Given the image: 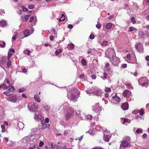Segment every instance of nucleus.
Listing matches in <instances>:
<instances>
[{"mask_svg":"<svg viewBox=\"0 0 149 149\" xmlns=\"http://www.w3.org/2000/svg\"><path fill=\"white\" fill-rule=\"evenodd\" d=\"M29 17V15H28L24 16L23 18V20L24 22H26Z\"/></svg>","mask_w":149,"mask_h":149,"instance_id":"31","label":"nucleus"},{"mask_svg":"<svg viewBox=\"0 0 149 149\" xmlns=\"http://www.w3.org/2000/svg\"><path fill=\"white\" fill-rule=\"evenodd\" d=\"M109 43L107 41H104L102 42L101 45L103 46H107L109 45Z\"/></svg>","mask_w":149,"mask_h":149,"instance_id":"20","label":"nucleus"},{"mask_svg":"<svg viewBox=\"0 0 149 149\" xmlns=\"http://www.w3.org/2000/svg\"><path fill=\"white\" fill-rule=\"evenodd\" d=\"M145 59L147 61H149V56H146L145 58Z\"/></svg>","mask_w":149,"mask_h":149,"instance_id":"64","label":"nucleus"},{"mask_svg":"<svg viewBox=\"0 0 149 149\" xmlns=\"http://www.w3.org/2000/svg\"><path fill=\"white\" fill-rule=\"evenodd\" d=\"M92 118V116L91 115H88L87 116V119L88 120H91Z\"/></svg>","mask_w":149,"mask_h":149,"instance_id":"52","label":"nucleus"},{"mask_svg":"<svg viewBox=\"0 0 149 149\" xmlns=\"http://www.w3.org/2000/svg\"><path fill=\"white\" fill-rule=\"evenodd\" d=\"M136 29H135L134 27L131 26L129 28V31H130L131 32V31H132L133 30H136Z\"/></svg>","mask_w":149,"mask_h":149,"instance_id":"46","label":"nucleus"},{"mask_svg":"<svg viewBox=\"0 0 149 149\" xmlns=\"http://www.w3.org/2000/svg\"><path fill=\"white\" fill-rule=\"evenodd\" d=\"M45 121V123H48L49 122V120L48 118H46L45 119V121Z\"/></svg>","mask_w":149,"mask_h":149,"instance_id":"61","label":"nucleus"},{"mask_svg":"<svg viewBox=\"0 0 149 149\" xmlns=\"http://www.w3.org/2000/svg\"><path fill=\"white\" fill-rule=\"evenodd\" d=\"M112 64L114 66H118L120 62V60L119 58L116 56V55L112 57L110 59Z\"/></svg>","mask_w":149,"mask_h":149,"instance_id":"5","label":"nucleus"},{"mask_svg":"<svg viewBox=\"0 0 149 149\" xmlns=\"http://www.w3.org/2000/svg\"><path fill=\"white\" fill-rule=\"evenodd\" d=\"M44 143L43 142L40 141L39 144V147H42L44 145Z\"/></svg>","mask_w":149,"mask_h":149,"instance_id":"57","label":"nucleus"},{"mask_svg":"<svg viewBox=\"0 0 149 149\" xmlns=\"http://www.w3.org/2000/svg\"><path fill=\"white\" fill-rule=\"evenodd\" d=\"M81 62L82 63V64L83 65H85L86 64V60L84 59H83L81 60Z\"/></svg>","mask_w":149,"mask_h":149,"instance_id":"36","label":"nucleus"},{"mask_svg":"<svg viewBox=\"0 0 149 149\" xmlns=\"http://www.w3.org/2000/svg\"><path fill=\"white\" fill-rule=\"evenodd\" d=\"M34 98L35 100L38 102L40 101V99L39 95H36L34 96Z\"/></svg>","mask_w":149,"mask_h":149,"instance_id":"23","label":"nucleus"},{"mask_svg":"<svg viewBox=\"0 0 149 149\" xmlns=\"http://www.w3.org/2000/svg\"><path fill=\"white\" fill-rule=\"evenodd\" d=\"M37 106L35 104L29 103L28 104V107L31 111H34L36 110Z\"/></svg>","mask_w":149,"mask_h":149,"instance_id":"8","label":"nucleus"},{"mask_svg":"<svg viewBox=\"0 0 149 149\" xmlns=\"http://www.w3.org/2000/svg\"><path fill=\"white\" fill-rule=\"evenodd\" d=\"M88 132L93 136L95 134V130L93 129H92V130L91 129Z\"/></svg>","mask_w":149,"mask_h":149,"instance_id":"24","label":"nucleus"},{"mask_svg":"<svg viewBox=\"0 0 149 149\" xmlns=\"http://www.w3.org/2000/svg\"><path fill=\"white\" fill-rule=\"evenodd\" d=\"M24 52L25 53H26L28 56H29L30 54V51L29 50H28L27 49L25 50Z\"/></svg>","mask_w":149,"mask_h":149,"instance_id":"50","label":"nucleus"},{"mask_svg":"<svg viewBox=\"0 0 149 149\" xmlns=\"http://www.w3.org/2000/svg\"><path fill=\"white\" fill-rule=\"evenodd\" d=\"M62 52V50L61 49H57L55 52V54L56 56H58L59 53L61 52Z\"/></svg>","mask_w":149,"mask_h":149,"instance_id":"32","label":"nucleus"},{"mask_svg":"<svg viewBox=\"0 0 149 149\" xmlns=\"http://www.w3.org/2000/svg\"><path fill=\"white\" fill-rule=\"evenodd\" d=\"M86 92L88 94H89V95H91V94H93V92L90 90H87L86 91Z\"/></svg>","mask_w":149,"mask_h":149,"instance_id":"47","label":"nucleus"},{"mask_svg":"<svg viewBox=\"0 0 149 149\" xmlns=\"http://www.w3.org/2000/svg\"><path fill=\"white\" fill-rule=\"evenodd\" d=\"M131 20L132 22L134 24L136 23V21L135 19V18L134 17H132L131 18Z\"/></svg>","mask_w":149,"mask_h":149,"instance_id":"44","label":"nucleus"},{"mask_svg":"<svg viewBox=\"0 0 149 149\" xmlns=\"http://www.w3.org/2000/svg\"><path fill=\"white\" fill-rule=\"evenodd\" d=\"M18 33L17 32H15L14 33V36L16 38H17L18 36Z\"/></svg>","mask_w":149,"mask_h":149,"instance_id":"60","label":"nucleus"},{"mask_svg":"<svg viewBox=\"0 0 149 149\" xmlns=\"http://www.w3.org/2000/svg\"><path fill=\"white\" fill-rule=\"evenodd\" d=\"M10 101L13 103H16L18 101V97L16 95L12 93L10 94Z\"/></svg>","mask_w":149,"mask_h":149,"instance_id":"6","label":"nucleus"},{"mask_svg":"<svg viewBox=\"0 0 149 149\" xmlns=\"http://www.w3.org/2000/svg\"><path fill=\"white\" fill-rule=\"evenodd\" d=\"M6 57H2L1 58V65H3L6 63Z\"/></svg>","mask_w":149,"mask_h":149,"instance_id":"19","label":"nucleus"},{"mask_svg":"<svg viewBox=\"0 0 149 149\" xmlns=\"http://www.w3.org/2000/svg\"><path fill=\"white\" fill-rule=\"evenodd\" d=\"M121 107L123 110H127L129 108V105L127 102L123 103L122 104Z\"/></svg>","mask_w":149,"mask_h":149,"instance_id":"11","label":"nucleus"},{"mask_svg":"<svg viewBox=\"0 0 149 149\" xmlns=\"http://www.w3.org/2000/svg\"><path fill=\"white\" fill-rule=\"evenodd\" d=\"M34 7V6L33 5H30L28 6V8L29 9H32Z\"/></svg>","mask_w":149,"mask_h":149,"instance_id":"55","label":"nucleus"},{"mask_svg":"<svg viewBox=\"0 0 149 149\" xmlns=\"http://www.w3.org/2000/svg\"><path fill=\"white\" fill-rule=\"evenodd\" d=\"M34 19V17L33 16H31L30 18L29 19V22H31Z\"/></svg>","mask_w":149,"mask_h":149,"instance_id":"58","label":"nucleus"},{"mask_svg":"<svg viewBox=\"0 0 149 149\" xmlns=\"http://www.w3.org/2000/svg\"><path fill=\"white\" fill-rule=\"evenodd\" d=\"M127 58L129 60H130L131 59V56L130 54H128L126 56Z\"/></svg>","mask_w":149,"mask_h":149,"instance_id":"43","label":"nucleus"},{"mask_svg":"<svg viewBox=\"0 0 149 149\" xmlns=\"http://www.w3.org/2000/svg\"><path fill=\"white\" fill-rule=\"evenodd\" d=\"M104 75L103 77L105 79H106L107 78L108 76L106 72H104L103 73Z\"/></svg>","mask_w":149,"mask_h":149,"instance_id":"53","label":"nucleus"},{"mask_svg":"<svg viewBox=\"0 0 149 149\" xmlns=\"http://www.w3.org/2000/svg\"><path fill=\"white\" fill-rule=\"evenodd\" d=\"M68 47L69 49H72L74 47V45L72 43H70L68 45Z\"/></svg>","mask_w":149,"mask_h":149,"instance_id":"28","label":"nucleus"},{"mask_svg":"<svg viewBox=\"0 0 149 149\" xmlns=\"http://www.w3.org/2000/svg\"><path fill=\"white\" fill-rule=\"evenodd\" d=\"M40 115L38 114H36V113H35V116L34 117V118L36 120H39L40 119Z\"/></svg>","mask_w":149,"mask_h":149,"instance_id":"27","label":"nucleus"},{"mask_svg":"<svg viewBox=\"0 0 149 149\" xmlns=\"http://www.w3.org/2000/svg\"><path fill=\"white\" fill-rule=\"evenodd\" d=\"M96 27L98 29H100L101 27V25L100 23H97L96 25Z\"/></svg>","mask_w":149,"mask_h":149,"instance_id":"51","label":"nucleus"},{"mask_svg":"<svg viewBox=\"0 0 149 149\" xmlns=\"http://www.w3.org/2000/svg\"><path fill=\"white\" fill-rule=\"evenodd\" d=\"M98 104L99 103L96 104L95 106L92 107V110L97 113H98L101 110V109L99 106Z\"/></svg>","mask_w":149,"mask_h":149,"instance_id":"9","label":"nucleus"},{"mask_svg":"<svg viewBox=\"0 0 149 149\" xmlns=\"http://www.w3.org/2000/svg\"><path fill=\"white\" fill-rule=\"evenodd\" d=\"M26 90V88H19V89L18 92L20 93H22L23 92H24Z\"/></svg>","mask_w":149,"mask_h":149,"instance_id":"33","label":"nucleus"},{"mask_svg":"<svg viewBox=\"0 0 149 149\" xmlns=\"http://www.w3.org/2000/svg\"><path fill=\"white\" fill-rule=\"evenodd\" d=\"M1 24L2 26H4L6 24V21L4 20H2L0 21Z\"/></svg>","mask_w":149,"mask_h":149,"instance_id":"34","label":"nucleus"},{"mask_svg":"<svg viewBox=\"0 0 149 149\" xmlns=\"http://www.w3.org/2000/svg\"><path fill=\"white\" fill-rule=\"evenodd\" d=\"M50 106L47 105H46L44 107V108L47 111H49V110L50 108Z\"/></svg>","mask_w":149,"mask_h":149,"instance_id":"41","label":"nucleus"},{"mask_svg":"<svg viewBox=\"0 0 149 149\" xmlns=\"http://www.w3.org/2000/svg\"><path fill=\"white\" fill-rule=\"evenodd\" d=\"M105 56L109 59L116 55L114 49L111 48H108L105 53Z\"/></svg>","mask_w":149,"mask_h":149,"instance_id":"3","label":"nucleus"},{"mask_svg":"<svg viewBox=\"0 0 149 149\" xmlns=\"http://www.w3.org/2000/svg\"><path fill=\"white\" fill-rule=\"evenodd\" d=\"M131 93L130 91L128 90H125L123 92V95L125 97H129Z\"/></svg>","mask_w":149,"mask_h":149,"instance_id":"12","label":"nucleus"},{"mask_svg":"<svg viewBox=\"0 0 149 149\" xmlns=\"http://www.w3.org/2000/svg\"><path fill=\"white\" fill-rule=\"evenodd\" d=\"M72 89L74 90V92L72 93L68 92V93L67 96L68 98L71 101H74L75 100V101L77 100L78 96L76 95V94L77 93L75 91L74 89L73 88Z\"/></svg>","mask_w":149,"mask_h":149,"instance_id":"4","label":"nucleus"},{"mask_svg":"<svg viewBox=\"0 0 149 149\" xmlns=\"http://www.w3.org/2000/svg\"><path fill=\"white\" fill-rule=\"evenodd\" d=\"M101 93V90L98 88L96 90L95 89V91L93 92V94L94 95H96L97 96H100Z\"/></svg>","mask_w":149,"mask_h":149,"instance_id":"10","label":"nucleus"},{"mask_svg":"<svg viewBox=\"0 0 149 149\" xmlns=\"http://www.w3.org/2000/svg\"><path fill=\"white\" fill-rule=\"evenodd\" d=\"M127 13L130 15L131 13V10L130 9L128 8L127 9Z\"/></svg>","mask_w":149,"mask_h":149,"instance_id":"62","label":"nucleus"},{"mask_svg":"<svg viewBox=\"0 0 149 149\" xmlns=\"http://www.w3.org/2000/svg\"><path fill=\"white\" fill-rule=\"evenodd\" d=\"M15 89L14 87H12L11 88H9L7 90L8 93L13 91Z\"/></svg>","mask_w":149,"mask_h":149,"instance_id":"30","label":"nucleus"},{"mask_svg":"<svg viewBox=\"0 0 149 149\" xmlns=\"http://www.w3.org/2000/svg\"><path fill=\"white\" fill-rule=\"evenodd\" d=\"M135 47L139 52L142 53L143 51V48L141 43H139L135 45Z\"/></svg>","mask_w":149,"mask_h":149,"instance_id":"7","label":"nucleus"},{"mask_svg":"<svg viewBox=\"0 0 149 149\" xmlns=\"http://www.w3.org/2000/svg\"><path fill=\"white\" fill-rule=\"evenodd\" d=\"M113 99H114V100L117 102H119L120 101V97L117 96L115 95L113 97Z\"/></svg>","mask_w":149,"mask_h":149,"instance_id":"22","label":"nucleus"},{"mask_svg":"<svg viewBox=\"0 0 149 149\" xmlns=\"http://www.w3.org/2000/svg\"><path fill=\"white\" fill-rule=\"evenodd\" d=\"M107 70L109 74H111L113 73V70L109 68H107Z\"/></svg>","mask_w":149,"mask_h":149,"instance_id":"29","label":"nucleus"},{"mask_svg":"<svg viewBox=\"0 0 149 149\" xmlns=\"http://www.w3.org/2000/svg\"><path fill=\"white\" fill-rule=\"evenodd\" d=\"M138 82L139 85L145 87H147L149 84V81L147 80V78L146 77L141 78L139 79Z\"/></svg>","mask_w":149,"mask_h":149,"instance_id":"2","label":"nucleus"},{"mask_svg":"<svg viewBox=\"0 0 149 149\" xmlns=\"http://www.w3.org/2000/svg\"><path fill=\"white\" fill-rule=\"evenodd\" d=\"M123 120H124V123L123 124H124V123H127V122L128 123H130V120L127 118H124Z\"/></svg>","mask_w":149,"mask_h":149,"instance_id":"45","label":"nucleus"},{"mask_svg":"<svg viewBox=\"0 0 149 149\" xmlns=\"http://www.w3.org/2000/svg\"><path fill=\"white\" fill-rule=\"evenodd\" d=\"M73 115V112H72L71 113H67L65 115V120H68Z\"/></svg>","mask_w":149,"mask_h":149,"instance_id":"15","label":"nucleus"},{"mask_svg":"<svg viewBox=\"0 0 149 149\" xmlns=\"http://www.w3.org/2000/svg\"><path fill=\"white\" fill-rule=\"evenodd\" d=\"M139 113L140 115H142L144 113V111L142 109H141L139 110Z\"/></svg>","mask_w":149,"mask_h":149,"instance_id":"42","label":"nucleus"},{"mask_svg":"<svg viewBox=\"0 0 149 149\" xmlns=\"http://www.w3.org/2000/svg\"><path fill=\"white\" fill-rule=\"evenodd\" d=\"M84 76V75L83 74H81L79 76V78L81 79H83Z\"/></svg>","mask_w":149,"mask_h":149,"instance_id":"56","label":"nucleus"},{"mask_svg":"<svg viewBox=\"0 0 149 149\" xmlns=\"http://www.w3.org/2000/svg\"><path fill=\"white\" fill-rule=\"evenodd\" d=\"M24 35V37L23 38L26 37L30 35V31L29 29L25 30L23 32Z\"/></svg>","mask_w":149,"mask_h":149,"instance_id":"14","label":"nucleus"},{"mask_svg":"<svg viewBox=\"0 0 149 149\" xmlns=\"http://www.w3.org/2000/svg\"><path fill=\"white\" fill-rule=\"evenodd\" d=\"M41 129H42L44 130L47 127V124L46 123H45V121H44L43 120H42L41 121Z\"/></svg>","mask_w":149,"mask_h":149,"instance_id":"16","label":"nucleus"},{"mask_svg":"<svg viewBox=\"0 0 149 149\" xmlns=\"http://www.w3.org/2000/svg\"><path fill=\"white\" fill-rule=\"evenodd\" d=\"M142 132V130L140 129H138L136 130V132L138 134L139 133H141Z\"/></svg>","mask_w":149,"mask_h":149,"instance_id":"54","label":"nucleus"},{"mask_svg":"<svg viewBox=\"0 0 149 149\" xmlns=\"http://www.w3.org/2000/svg\"><path fill=\"white\" fill-rule=\"evenodd\" d=\"M13 55L12 53L11 52H9L8 54V55L7 56V59L8 60H9L11 56Z\"/></svg>","mask_w":149,"mask_h":149,"instance_id":"38","label":"nucleus"},{"mask_svg":"<svg viewBox=\"0 0 149 149\" xmlns=\"http://www.w3.org/2000/svg\"><path fill=\"white\" fill-rule=\"evenodd\" d=\"M22 8L23 12H27L28 11V9L27 8H26L24 6H22Z\"/></svg>","mask_w":149,"mask_h":149,"instance_id":"40","label":"nucleus"},{"mask_svg":"<svg viewBox=\"0 0 149 149\" xmlns=\"http://www.w3.org/2000/svg\"><path fill=\"white\" fill-rule=\"evenodd\" d=\"M132 114H136L139 113V110H134L132 111Z\"/></svg>","mask_w":149,"mask_h":149,"instance_id":"49","label":"nucleus"},{"mask_svg":"<svg viewBox=\"0 0 149 149\" xmlns=\"http://www.w3.org/2000/svg\"><path fill=\"white\" fill-rule=\"evenodd\" d=\"M45 149H54L52 143H50L45 147Z\"/></svg>","mask_w":149,"mask_h":149,"instance_id":"21","label":"nucleus"},{"mask_svg":"<svg viewBox=\"0 0 149 149\" xmlns=\"http://www.w3.org/2000/svg\"><path fill=\"white\" fill-rule=\"evenodd\" d=\"M130 139V138L129 137H126L124 138L120 145V149H124L130 147L131 142Z\"/></svg>","mask_w":149,"mask_h":149,"instance_id":"1","label":"nucleus"},{"mask_svg":"<svg viewBox=\"0 0 149 149\" xmlns=\"http://www.w3.org/2000/svg\"><path fill=\"white\" fill-rule=\"evenodd\" d=\"M111 89L110 88L105 87L104 91L105 92H109L111 91Z\"/></svg>","mask_w":149,"mask_h":149,"instance_id":"39","label":"nucleus"},{"mask_svg":"<svg viewBox=\"0 0 149 149\" xmlns=\"http://www.w3.org/2000/svg\"><path fill=\"white\" fill-rule=\"evenodd\" d=\"M89 38L91 39H93L94 38V36L93 34H91Z\"/></svg>","mask_w":149,"mask_h":149,"instance_id":"59","label":"nucleus"},{"mask_svg":"<svg viewBox=\"0 0 149 149\" xmlns=\"http://www.w3.org/2000/svg\"><path fill=\"white\" fill-rule=\"evenodd\" d=\"M109 94L107 93H106L104 94V97L106 98H108L109 96Z\"/></svg>","mask_w":149,"mask_h":149,"instance_id":"63","label":"nucleus"},{"mask_svg":"<svg viewBox=\"0 0 149 149\" xmlns=\"http://www.w3.org/2000/svg\"><path fill=\"white\" fill-rule=\"evenodd\" d=\"M111 137V136H110L108 135L104 134L103 138L105 141L108 142L109 141V139Z\"/></svg>","mask_w":149,"mask_h":149,"instance_id":"18","label":"nucleus"},{"mask_svg":"<svg viewBox=\"0 0 149 149\" xmlns=\"http://www.w3.org/2000/svg\"><path fill=\"white\" fill-rule=\"evenodd\" d=\"M29 138L28 137H25L24 138L23 140V142L24 143H26L28 141H29Z\"/></svg>","mask_w":149,"mask_h":149,"instance_id":"37","label":"nucleus"},{"mask_svg":"<svg viewBox=\"0 0 149 149\" xmlns=\"http://www.w3.org/2000/svg\"><path fill=\"white\" fill-rule=\"evenodd\" d=\"M6 43L3 41H0V47L1 48H3L5 47Z\"/></svg>","mask_w":149,"mask_h":149,"instance_id":"25","label":"nucleus"},{"mask_svg":"<svg viewBox=\"0 0 149 149\" xmlns=\"http://www.w3.org/2000/svg\"><path fill=\"white\" fill-rule=\"evenodd\" d=\"M11 64V61L9 60H8L7 62L6 65L7 68H8L10 67Z\"/></svg>","mask_w":149,"mask_h":149,"instance_id":"35","label":"nucleus"},{"mask_svg":"<svg viewBox=\"0 0 149 149\" xmlns=\"http://www.w3.org/2000/svg\"><path fill=\"white\" fill-rule=\"evenodd\" d=\"M1 128L2 129V132H4L5 131V126L4 125H1Z\"/></svg>","mask_w":149,"mask_h":149,"instance_id":"48","label":"nucleus"},{"mask_svg":"<svg viewBox=\"0 0 149 149\" xmlns=\"http://www.w3.org/2000/svg\"><path fill=\"white\" fill-rule=\"evenodd\" d=\"M67 113H71L72 112H73V114H74V109L72 107H68L67 108Z\"/></svg>","mask_w":149,"mask_h":149,"instance_id":"13","label":"nucleus"},{"mask_svg":"<svg viewBox=\"0 0 149 149\" xmlns=\"http://www.w3.org/2000/svg\"><path fill=\"white\" fill-rule=\"evenodd\" d=\"M139 35L140 38H144L145 34L143 31H141L139 32Z\"/></svg>","mask_w":149,"mask_h":149,"instance_id":"26","label":"nucleus"},{"mask_svg":"<svg viewBox=\"0 0 149 149\" xmlns=\"http://www.w3.org/2000/svg\"><path fill=\"white\" fill-rule=\"evenodd\" d=\"M113 25V24L111 22L108 23L105 25V27L106 29H110Z\"/></svg>","mask_w":149,"mask_h":149,"instance_id":"17","label":"nucleus"}]
</instances>
